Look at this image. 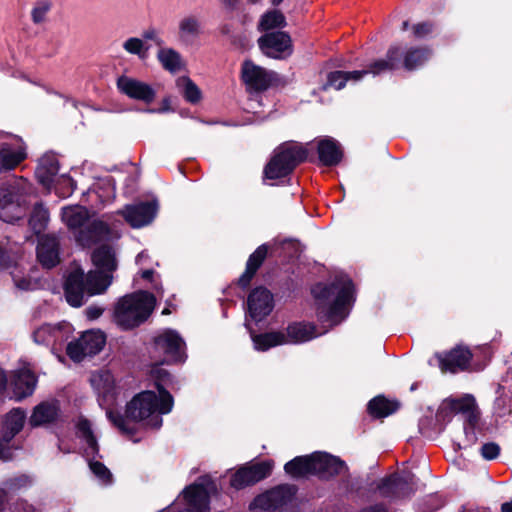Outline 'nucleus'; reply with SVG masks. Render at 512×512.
<instances>
[{"instance_id":"1","label":"nucleus","mask_w":512,"mask_h":512,"mask_svg":"<svg viewBox=\"0 0 512 512\" xmlns=\"http://www.w3.org/2000/svg\"><path fill=\"white\" fill-rule=\"evenodd\" d=\"M157 391L138 393L126 405V417L112 409H107V418L122 432L130 433L129 420L145 422L147 426L159 428L162 426L161 416L172 411L174 400L172 395L156 383Z\"/></svg>"},{"instance_id":"16","label":"nucleus","mask_w":512,"mask_h":512,"mask_svg":"<svg viewBox=\"0 0 512 512\" xmlns=\"http://www.w3.org/2000/svg\"><path fill=\"white\" fill-rule=\"evenodd\" d=\"M241 76L247 90L260 92L266 90L276 79V74L256 65L251 60L242 64Z\"/></svg>"},{"instance_id":"17","label":"nucleus","mask_w":512,"mask_h":512,"mask_svg":"<svg viewBox=\"0 0 512 512\" xmlns=\"http://www.w3.org/2000/svg\"><path fill=\"white\" fill-rule=\"evenodd\" d=\"M262 53L274 59H282L292 53L290 36L285 32H268L258 39Z\"/></svg>"},{"instance_id":"33","label":"nucleus","mask_w":512,"mask_h":512,"mask_svg":"<svg viewBox=\"0 0 512 512\" xmlns=\"http://www.w3.org/2000/svg\"><path fill=\"white\" fill-rule=\"evenodd\" d=\"M321 333L317 332L315 325L305 322H294L286 329V344H301L308 342Z\"/></svg>"},{"instance_id":"21","label":"nucleus","mask_w":512,"mask_h":512,"mask_svg":"<svg viewBox=\"0 0 512 512\" xmlns=\"http://www.w3.org/2000/svg\"><path fill=\"white\" fill-rule=\"evenodd\" d=\"M117 87L127 97L147 104L153 102L156 97V91L150 84L132 77H119Z\"/></svg>"},{"instance_id":"56","label":"nucleus","mask_w":512,"mask_h":512,"mask_svg":"<svg viewBox=\"0 0 512 512\" xmlns=\"http://www.w3.org/2000/svg\"><path fill=\"white\" fill-rule=\"evenodd\" d=\"M220 2L228 9L233 10L237 7L239 0H220Z\"/></svg>"},{"instance_id":"59","label":"nucleus","mask_w":512,"mask_h":512,"mask_svg":"<svg viewBox=\"0 0 512 512\" xmlns=\"http://www.w3.org/2000/svg\"><path fill=\"white\" fill-rule=\"evenodd\" d=\"M153 274H154V271L151 269H148V270H144L141 272V277L143 279L152 280Z\"/></svg>"},{"instance_id":"53","label":"nucleus","mask_w":512,"mask_h":512,"mask_svg":"<svg viewBox=\"0 0 512 512\" xmlns=\"http://www.w3.org/2000/svg\"><path fill=\"white\" fill-rule=\"evenodd\" d=\"M494 412L499 417H503L509 412L505 398L499 397L496 399L494 403Z\"/></svg>"},{"instance_id":"45","label":"nucleus","mask_w":512,"mask_h":512,"mask_svg":"<svg viewBox=\"0 0 512 512\" xmlns=\"http://www.w3.org/2000/svg\"><path fill=\"white\" fill-rule=\"evenodd\" d=\"M443 506V501L438 495H429L417 506V512H434Z\"/></svg>"},{"instance_id":"36","label":"nucleus","mask_w":512,"mask_h":512,"mask_svg":"<svg viewBox=\"0 0 512 512\" xmlns=\"http://www.w3.org/2000/svg\"><path fill=\"white\" fill-rule=\"evenodd\" d=\"M156 58L162 68L172 74L181 71L185 67L183 57L172 47L161 46L156 52Z\"/></svg>"},{"instance_id":"51","label":"nucleus","mask_w":512,"mask_h":512,"mask_svg":"<svg viewBox=\"0 0 512 512\" xmlns=\"http://www.w3.org/2000/svg\"><path fill=\"white\" fill-rule=\"evenodd\" d=\"M10 512H34L35 509L33 505L27 503L26 501L19 500L13 503L10 508Z\"/></svg>"},{"instance_id":"48","label":"nucleus","mask_w":512,"mask_h":512,"mask_svg":"<svg viewBox=\"0 0 512 512\" xmlns=\"http://www.w3.org/2000/svg\"><path fill=\"white\" fill-rule=\"evenodd\" d=\"M15 286L23 291L34 290L38 287V282L31 278H18L17 275L12 274Z\"/></svg>"},{"instance_id":"58","label":"nucleus","mask_w":512,"mask_h":512,"mask_svg":"<svg viewBox=\"0 0 512 512\" xmlns=\"http://www.w3.org/2000/svg\"><path fill=\"white\" fill-rule=\"evenodd\" d=\"M153 373L156 374L158 380H164V377L168 376V373L163 369H156Z\"/></svg>"},{"instance_id":"4","label":"nucleus","mask_w":512,"mask_h":512,"mask_svg":"<svg viewBox=\"0 0 512 512\" xmlns=\"http://www.w3.org/2000/svg\"><path fill=\"white\" fill-rule=\"evenodd\" d=\"M156 299L147 291L121 297L114 307V321L123 329H132L145 322L154 310Z\"/></svg>"},{"instance_id":"46","label":"nucleus","mask_w":512,"mask_h":512,"mask_svg":"<svg viewBox=\"0 0 512 512\" xmlns=\"http://www.w3.org/2000/svg\"><path fill=\"white\" fill-rule=\"evenodd\" d=\"M32 480L27 475H20L13 478L8 479L5 482V489L7 491H16L21 488H25L31 484Z\"/></svg>"},{"instance_id":"54","label":"nucleus","mask_w":512,"mask_h":512,"mask_svg":"<svg viewBox=\"0 0 512 512\" xmlns=\"http://www.w3.org/2000/svg\"><path fill=\"white\" fill-rule=\"evenodd\" d=\"M86 316L90 320L97 319L103 313V309L96 306L88 307L85 311Z\"/></svg>"},{"instance_id":"39","label":"nucleus","mask_w":512,"mask_h":512,"mask_svg":"<svg viewBox=\"0 0 512 512\" xmlns=\"http://www.w3.org/2000/svg\"><path fill=\"white\" fill-rule=\"evenodd\" d=\"M427 48H411L403 56V65L407 70H414L424 65L431 57Z\"/></svg>"},{"instance_id":"35","label":"nucleus","mask_w":512,"mask_h":512,"mask_svg":"<svg viewBox=\"0 0 512 512\" xmlns=\"http://www.w3.org/2000/svg\"><path fill=\"white\" fill-rule=\"evenodd\" d=\"M317 149L319 160L325 166H335L342 159V149L339 143L332 138L320 140Z\"/></svg>"},{"instance_id":"7","label":"nucleus","mask_w":512,"mask_h":512,"mask_svg":"<svg viewBox=\"0 0 512 512\" xmlns=\"http://www.w3.org/2000/svg\"><path fill=\"white\" fill-rule=\"evenodd\" d=\"M402 53L398 47H392L387 52L386 60H377L370 65L368 70H359L352 72L334 71L328 74L327 82L323 85L322 89L326 90L331 87L336 90L342 89L346 82L360 81L365 75L373 74L378 75L387 70H393L398 67Z\"/></svg>"},{"instance_id":"5","label":"nucleus","mask_w":512,"mask_h":512,"mask_svg":"<svg viewBox=\"0 0 512 512\" xmlns=\"http://www.w3.org/2000/svg\"><path fill=\"white\" fill-rule=\"evenodd\" d=\"M284 469L292 477L312 474L320 478H330L344 473L347 467L338 457L325 452H314L308 456L295 457L285 464Z\"/></svg>"},{"instance_id":"55","label":"nucleus","mask_w":512,"mask_h":512,"mask_svg":"<svg viewBox=\"0 0 512 512\" xmlns=\"http://www.w3.org/2000/svg\"><path fill=\"white\" fill-rule=\"evenodd\" d=\"M8 266H9L8 255L3 249H0V267L5 268Z\"/></svg>"},{"instance_id":"61","label":"nucleus","mask_w":512,"mask_h":512,"mask_svg":"<svg viewBox=\"0 0 512 512\" xmlns=\"http://www.w3.org/2000/svg\"><path fill=\"white\" fill-rule=\"evenodd\" d=\"M362 512H386V510L382 506L376 505L370 509H365Z\"/></svg>"},{"instance_id":"47","label":"nucleus","mask_w":512,"mask_h":512,"mask_svg":"<svg viewBox=\"0 0 512 512\" xmlns=\"http://www.w3.org/2000/svg\"><path fill=\"white\" fill-rule=\"evenodd\" d=\"M51 4L48 1L38 2L32 10V20L34 23H41L45 20L47 13L50 11Z\"/></svg>"},{"instance_id":"18","label":"nucleus","mask_w":512,"mask_h":512,"mask_svg":"<svg viewBox=\"0 0 512 512\" xmlns=\"http://www.w3.org/2000/svg\"><path fill=\"white\" fill-rule=\"evenodd\" d=\"M416 488V480L410 471H402L382 480L380 493L386 497L402 498L410 495Z\"/></svg>"},{"instance_id":"37","label":"nucleus","mask_w":512,"mask_h":512,"mask_svg":"<svg viewBox=\"0 0 512 512\" xmlns=\"http://www.w3.org/2000/svg\"><path fill=\"white\" fill-rule=\"evenodd\" d=\"M267 254V247L265 245L259 246L249 257L246 265L245 272L239 278V284L242 287H247L256 273L257 269L262 264Z\"/></svg>"},{"instance_id":"30","label":"nucleus","mask_w":512,"mask_h":512,"mask_svg":"<svg viewBox=\"0 0 512 512\" xmlns=\"http://www.w3.org/2000/svg\"><path fill=\"white\" fill-rule=\"evenodd\" d=\"M15 187L3 185L0 187V218L5 222L21 219L24 211L18 203H14Z\"/></svg>"},{"instance_id":"19","label":"nucleus","mask_w":512,"mask_h":512,"mask_svg":"<svg viewBox=\"0 0 512 512\" xmlns=\"http://www.w3.org/2000/svg\"><path fill=\"white\" fill-rule=\"evenodd\" d=\"M25 419L26 413L21 408H14L5 415L1 430L0 459L6 461L12 457L10 450L4 448V443H9L22 430Z\"/></svg>"},{"instance_id":"32","label":"nucleus","mask_w":512,"mask_h":512,"mask_svg":"<svg viewBox=\"0 0 512 512\" xmlns=\"http://www.w3.org/2000/svg\"><path fill=\"white\" fill-rule=\"evenodd\" d=\"M59 416L60 407L58 401H44L34 407L29 422L34 427L42 426L56 421Z\"/></svg>"},{"instance_id":"14","label":"nucleus","mask_w":512,"mask_h":512,"mask_svg":"<svg viewBox=\"0 0 512 512\" xmlns=\"http://www.w3.org/2000/svg\"><path fill=\"white\" fill-rule=\"evenodd\" d=\"M154 344L167 363L183 362L186 359L185 342L175 330H163L155 337Z\"/></svg>"},{"instance_id":"26","label":"nucleus","mask_w":512,"mask_h":512,"mask_svg":"<svg viewBox=\"0 0 512 512\" xmlns=\"http://www.w3.org/2000/svg\"><path fill=\"white\" fill-rule=\"evenodd\" d=\"M26 158L22 140L16 136H10L8 142L0 147V172L14 169Z\"/></svg>"},{"instance_id":"62","label":"nucleus","mask_w":512,"mask_h":512,"mask_svg":"<svg viewBox=\"0 0 512 512\" xmlns=\"http://www.w3.org/2000/svg\"><path fill=\"white\" fill-rule=\"evenodd\" d=\"M6 501V492L4 490H0V512H2L4 508V503Z\"/></svg>"},{"instance_id":"10","label":"nucleus","mask_w":512,"mask_h":512,"mask_svg":"<svg viewBox=\"0 0 512 512\" xmlns=\"http://www.w3.org/2000/svg\"><path fill=\"white\" fill-rule=\"evenodd\" d=\"M59 171V162L54 154L43 155L36 169V177L38 181L47 189H50L54 183L57 184L56 191L63 197L69 196L74 191V180L67 176L61 175L57 178Z\"/></svg>"},{"instance_id":"25","label":"nucleus","mask_w":512,"mask_h":512,"mask_svg":"<svg viewBox=\"0 0 512 512\" xmlns=\"http://www.w3.org/2000/svg\"><path fill=\"white\" fill-rule=\"evenodd\" d=\"M248 314L255 322L262 321L273 309L271 293L265 288L253 290L247 300Z\"/></svg>"},{"instance_id":"27","label":"nucleus","mask_w":512,"mask_h":512,"mask_svg":"<svg viewBox=\"0 0 512 512\" xmlns=\"http://www.w3.org/2000/svg\"><path fill=\"white\" fill-rule=\"evenodd\" d=\"M37 385V377L28 366H23L13 372L11 378L12 397L20 401L31 396Z\"/></svg>"},{"instance_id":"49","label":"nucleus","mask_w":512,"mask_h":512,"mask_svg":"<svg viewBox=\"0 0 512 512\" xmlns=\"http://www.w3.org/2000/svg\"><path fill=\"white\" fill-rule=\"evenodd\" d=\"M500 448L495 443H486L481 448V455L486 460H493L498 457Z\"/></svg>"},{"instance_id":"50","label":"nucleus","mask_w":512,"mask_h":512,"mask_svg":"<svg viewBox=\"0 0 512 512\" xmlns=\"http://www.w3.org/2000/svg\"><path fill=\"white\" fill-rule=\"evenodd\" d=\"M413 35L417 38H423L433 31V25L428 22L415 24L413 27Z\"/></svg>"},{"instance_id":"11","label":"nucleus","mask_w":512,"mask_h":512,"mask_svg":"<svg viewBox=\"0 0 512 512\" xmlns=\"http://www.w3.org/2000/svg\"><path fill=\"white\" fill-rule=\"evenodd\" d=\"M73 327L67 322L57 324H43L37 327L32 337L36 344L49 347L60 362H64V356L60 353L63 345L72 336Z\"/></svg>"},{"instance_id":"8","label":"nucleus","mask_w":512,"mask_h":512,"mask_svg":"<svg viewBox=\"0 0 512 512\" xmlns=\"http://www.w3.org/2000/svg\"><path fill=\"white\" fill-rule=\"evenodd\" d=\"M306 156L305 149L296 143L280 145L264 168L265 178L275 180L286 177Z\"/></svg>"},{"instance_id":"64","label":"nucleus","mask_w":512,"mask_h":512,"mask_svg":"<svg viewBox=\"0 0 512 512\" xmlns=\"http://www.w3.org/2000/svg\"><path fill=\"white\" fill-rule=\"evenodd\" d=\"M284 0H270V3L273 5V6H278L280 5Z\"/></svg>"},{"instance_id":"3","label":"nucleus","mask_w":512,"mask_h":512,"mask_svg":"<svg viewBox=\"0 0 512 512\" xmlns=\"http://www.w3.org/2000/svg\"><path fill=\"white\" fill-rule=\"evenodd\" d=\"M62 220L73 231L76 243L89 248L109 238L110 227L102 219L90 220V214L86 207L75 205L62 209Z\"/></svg>"},{"instance_id":"60","label":"nucleus","mask_w":512,"mask_h":512,"mask_svg":"<svg viewBox=\"0 0 512 512\" xmlns=\"http://www.w3.org/2000/svg\"><path fill=\"white\" fill-rule=\"evenodd\" d=\"M501 511L502 512H512V498H511V501L505 502L502 504Z\"/></svg>"},{"instance_id":"52","label":"nucleus","mask_w":512,"mask_h":512,"mask_svg":"<svg viewBox=\"0 0 512 512\" xmlns=\"http://www.w3.org/2000/svg\"><path fill=\"white\" fill-rule=\"evenodd\" d=\"M143 39L153 41L159 48L163 46V40L159 36V32L154 28L145 30L143 32Z\"/></svg>"},{"instance_id":"23","label":"nucleus","mask_w":512,"mask_h":512,"mask_svg":"<svg viewBox=\"0 0 512 512\" xmlns=\"http://www.w3.org/2000/svg\"><path fill=\"white\" fill-rule=\"evenodd\" d=\"M471 351L464 346H456L444 354H437L436 360L442 372L457 373L469 367Z\"/></svg>"},{"instance_id":"12","label":"nucleus","mask_w":512,"mask_h":512,"mask_svg":"<svg viewBox=\"0 0 512 512\" xmlns=\"http://www.w3.org/2000/svg\"><path fill=\"white\" fill-rule=\"evenodd\" d=\"M447 403L452 412L464 417L465 446L473 444L476 441L475 428L480 416L474 396L466 394L460 398L449 399Z\"/></svg>"},{"instance_id":"22","label":"nucleus","mask_w":512,"mask_h":512,"mask_svg":"<svg viewBox=\"0 0 512 512\" xmlns=\"http://www.w3.org/2000/svg\"><path fill=\"white\" fill-rule=\"evenodd\" d=\"M271 471L272 463L269 461L242 467L232 475L230 483L232 487L241 489L266 478Z\"/></svg>"},{"instance_id":"40","label":"nucleus","mask_w":512,"mask_h":512,"mask_svg":"<svg viewBox=\"0 0 512 512\" xmlns=\"http://www.w3.org/2000/svg\"><path fill=\"white\" fill-rule=\"evenodd\" d=\"M285 25L286 19L281 11L269 10L261 16L258 29L261 31H269L275 28H283Z\"/></svg>"},{"instance_id":"20","label":"nucleus","mask_w":512,"mask_h":512,"mask_svg":"<svg viewBox=\"0 0 512 512\" xmlns=\"http://www.w3.org/2000/svg\"><path fill=\"white\" fill-rule=\"evenodd\" d=\"M157 210V203L151 201L127 205L120 213L131 227L141 228L154 220Z\"/></svg>"},{"instance_id":"43","label":"nucleus","mask_w":512,"mask_h":512,"mask_svg":"<svg viewBox=\"0 0 512 512\" xmlns=\"http://www.w3.org/2000/svg\"><path fill=\"white\" fill-rule=\"evenodd\" d=\"M122 47L127 53L136 55L140 60H145L148 57L149 47L141 38L130 37L123 42Z\"/></svg>"},{"instance_id":"6","label":"nucleus","mask_w":512,"mask_h":512,"mask_svg":"<svg viewBox=\"0 0 512 512\" xmlns=\"http://www.w3.org/2000/svg\"><path fill=\"white\" fill-rule=\"evenodd\" d=\"M110 276L98 273H87L81 267H75L67 276L65 282V297L73 307H80L85 302V294L96 295L104 293L111 285Z\"/></svg>"},{"instance_id":"24","label":"nucleus","mask_w":512,"mask_h":512,"mask_svg":"<svg viewBox=\"0 0 512 512\" xmlns=\"http://www.w3.org/2000/svg\"><path fill=\"white\" fill-rule=\"evenodd\" d=\"M90 383L94 391L98 395L100 406L110 409L116 396L115 380L112 373L108 370H100L93 373L90 377Z\"/></svg>"},{"instance_id":"29","label":"nucleus","mask_w":512,"mask_h":512,"mask_svg":"<svg viewBox=\"0 0 512 512\" xmlns=\"http://www.w3.org/2000/svg\"><path fill=\"white\" fill-rule=\"evenodd\" d=\"M91 261L96 267L95 271L89 273H98L100 275L110 276L118 267L117 255L113 246L103 244L96 248L91 254Z\"/></svg>"},{"instance_id":"15","label":"nucleus","mask_w":512,"mask_h":512,"mask_svg":"<svg viewBox=\"0 0 512 512\" xmlns=\"http://www.w3.org/2000/svg\"><path fill=\"white\" fill-rule=\"evenodd\" d=\"M295 487L280 485L258 495L249 505L250 511H271L286 505L295 495Z\"/></svg>"},{"instance_id":"44","label":"nucleus","mask_w":512,"mask_h":512,"mask_svg":"<svg viewBox=\"0 0 512 512\" xmlns=\"http://www.w3.org/2000/svg\"><path fill=\"white\" fill-rule=\"evenodd\" d=\"M49 220V213L42 205H36L29 219V224L35 233L42 232Z\"/></svg>"},{"instance_id":"38","label":"nucleus","mask_w":512,"mask_h":512,"mask_svg":"<svg viewBox=\"0 0 512 512\" xmlns=\"http://www.w3.org/2000/svg\"><path fill=\"white\" fill-rule=\"evenodd\" d=\"M399 403L394 400L386 399L383 396H377L368 403V411L374 417H386L395 412Z\"/></svg>"},{"instance_id":"63","label":"nucleus","mask_w":512,"mask_h":512,"mask_svg":"<svg viewBox=\"0 0 512 512\" xmlns=\"http://www.w3.org/2000/svg\"><path fill=\"white\" fill-rule=\"evenodd\" d=\"M145 258H147V254H146V252H144V251H143V252L139 253V254L137 255V257H136V263H137V264H141V262H142L143 260H145Z\"/></svg>"},{"instance_id":"41","label":"nucleus","mask_w":512,"mask_h":512,"mask_svg":"<svg viewBox=\"0 0 512 512\" xmlns=\"http://www.w3.org/2000/svg\"><path fill=\"white\" fill-rule=\"evenodd\" d=\"M88 196L95 195L98 199L101 205H105L106 203H110L115 198V185L112 181V179L107 178L99 182L98 184V190H88L87 192Z\"/></svg>"},{"instance_id":"42","label":"nucleus","mask_w":512,"mask_h":512,"mask_svg":"<svg viewBox=\"0 0 512 512\" xmlns=\"http://www.w3.org/2000/svg\"><path fill=\"white\" fill-rule=\"evenodd\" d=\"M176 85L184 98L190 103H197L201 99V91L189 77H180Z\"/></svg>"},{"instance_id":"9","label":"nucleus","mask_w":512,"mask_h":512,"mask_svg":"<svg viewBox=\"0 0 512 512\" xmlns=\"http://www.w3.org/2000/svg\"><path fill=\"white\" fill-rule=\"evenodd\" d=\"M76 433L83 443V450L91 472L101 485L111 484L112 474L110 470L102 462L94 458L98 453V444L90 422L85 418H79L76 423Z\"/></svg>"},{"instance_id":"13","label":"nucleus","mask_w":512,"mask_h":512,"mask_svg":"<svg viewBox=\"0 0 512 512\" xmlns=\"http://www.w3.org/2000/svg\"><path fill=\"white\" fill-rule=\"evenodd\" d=\"M106 342L105 335L96 330H89L75 341L67 344V355L74 362H81L86 357L98 354L104 347Z\"/></svg>"},{"instance_id":"31","label":"nucleus","mask_w":512,"mask_h":512,"mask_svg":"<svg viewBox=\"0 0 512 512\" xmlns=\"http://www.w3.org/2000/svg\"><path fill=\"white\" fill-rule=\"evenodd\" d=\"M37 257L46 268L56 266L60 261L58 239L51 235L41 237L37 247Z\"/></svg>"},{"instance_id":"28","label":"nucleus","mask_w":512,"mask_h":512,"mask_svg":"<svg viewBox=\"0 0 512 512\" xmlns=\"http://www.w3.org/2000/svg\"><path fill=\"white\" fill-rule=\"evenodd\" d=\"M201 18L195 14L181 17L177 24V38L181 45H193L203 34Z\"/></svg>"},{"instance_id":"2","label":"nucleus","mask_w":512,"mask_h":512,"mask_svg":"<svg viewBox=\"0 0 512 512\" xmlns=\"http://www.w3.org/2000/svg\"><path fill=\"white\" fill-rule=\"evenodd\" d=\"M312 293L317 301L318 317L321 321H328L336 325L349 314L354 301V288L347 276L336 277L329 284H317Z\"/></svg>"},{"instance_id":"57","label":"nucleus","mask_w":512,"mask_h":512,"mask_svg":"<svg viewBox=\"0 0 512 512\" xmlns=\"http://www.w3.org/2000/svg\"><path fill=\"white\" fill-rule=\"evenodd\" d=\"M7 386V376L3 370H0V393H2Z\"/></svg>"},{"instance_id":"34","label":"nucleus","mask_w":512,"mask_h":512,"mask_svg":"<svg viewBox=\"0 0 512 512\" xmlns=\"http://www.w3.org/2000/svg\"><path fill=\"white\" fill-rule=\"evenodd\" d=\"M246 328L249 330L254 348L257 351H267L272 347L286 344V336L284 332H269L264 334H254L250 327L249 320L246 319Z\"/></svg>"}]
</instances>
